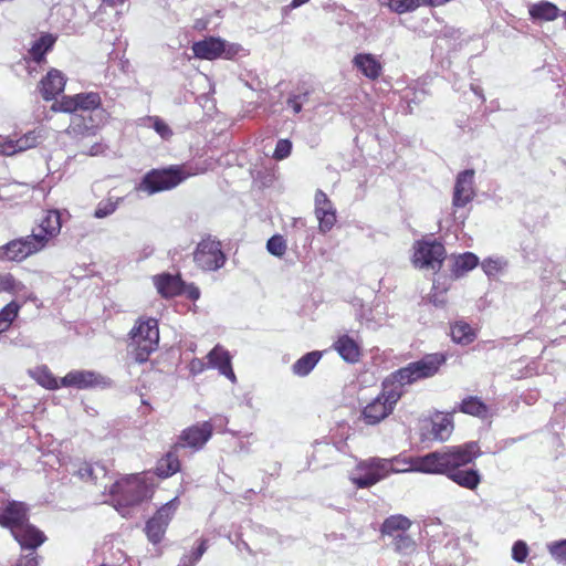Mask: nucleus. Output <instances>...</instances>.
<instances>
[{"label": "nucleus", "instance_id": "4c0bfd02", "mask_svg": "<svg viewBox=\"0 0 566 566\" xmlns=\"http://www.w3.org/2000/svg\"><path fill=\"white\" fill-rule=\"evenodd\" d=\"M20 305L11 301L0 311V334L6 332L18 316Z\"/></svg>", "mask_w": 566, "mask_h": 566}, {"label": "nucleus", "instance_id": "6e6d98bb", "mask_svg": "<svg viewBox=\"0 0 566 566\" xmlns=\"http://www.w3.org/2000/svg\"><path fill=\"white\" fill-rule=\"evenodd\" d=\"M94 472H95V469L93 467H91V465H85L84 468H82L80 470V474H81L82 478L87 476V478H90L92 480L95 479Z\"/></svg>", "mask_w": 566, "mask_h": 566}, {"label": "nucleus", "instance_id": "473e14b6", "mask_svg": "<svg viewBox=\"0 0 566 566\" xmlns=\"http://www.w3.org/2000/svg\"><path fill=\"white\" fill-rule=\"evenodd\" d=\"M379 2L380 6L387 7L398 14L412 12L422 6V0H379Z\"/></svg>", "mask_w": 566, "mask_h": 566}, {"label": "nucleus", "instance_id": "b1692460", "mask_svg": "<svg viewBox=\"0 0 566 566\" xmlns=\"http://www.w3.org/2000/svg\"><path fill=\"white\" fill-rule=\"evenodd\" d=\"M321 358L322 353L318 350L305 354L292 365L293 374L298 377L307 376L315 368Z\"/></svg>", "mask_w": 566, "mask_h": 566}, {"label": "nucleus", "instance_id": "a211bd4d", "mask_svg": "<svg viewBox=\"0 0 566 566\" xmlns=\"http://www.w3.org/2000/svg\"><path fill=\"white\" fill-rule=\"evenodd\" d=\"M40 137L39 133L30 130L17 139L9 138L0 142V155L13 156L18 153L33 148L40 143Z\"/></svg>", "mask_w": 566, "mask_h": 566}, {"label": "nucleus", "instance_id": "cd10ccee", "mask_svg": "<svg viewBox=\"0 0 566 566\" xmlns=\"http://www.w3.org/2000/svg\"><path fill=\"white\" fill-rule=\"evenodd\" d=\"M479 264V259L474 253L465 252L454 258L452 265V273L454 276L460 277L467 272L473 270Z\"/></svg>", "mask_w": 566, "mask_h": 566}, {"label": "nucleus", "instance_id": "ddd939ff", "mask_svg": "<svg viewBox=\"0 0 566 566\" xmlns=\"http://www.w3.org/2000/svg\"><path fill=\"white\" fill-rule=\"evenodd\" d=\"M213 433V426L210 421H203L190 426L181 431L178 441L175 444V450L179 448H189L192 451L201 450L210 440Z\"/></svg>", "mask_w": 566, "mask_h": 566}, {"label": "nucleus", "instance_id": "9d476101", "mask_svg": "<svg viewBox=\"0 0 566 566\" xmlns=\"http://www.w3.org/2000/svg\"><path fill=\"white\" fill-rule=\"evenodd\" d=\"M42 251V240L29 234L9 241L0 247V261L21 262Z\"/></svg>", "mask_w": 566, "mask_h": 566}, {"label": "nucleus", "instance_id": "7ed1b4c3", "mask_svg": "<svg viewBox=\"0 0 566 566\" xmlns=\"http://www.w3.org/2000/svg\"><path fill=\"white\" fill-rule=\"evenodd\" d=\"M0 526L9 528L22 548L35 549L44 541V534L29 523L28 507L24 503L9 501L0 512Z\"/></svg>", "mask_w": 566, "mask_h": 566}, {"label": "nucleus", "instance_id": "20e7f679", "mask_svg": "<svg viewBox=\"0 0 566 566\" xmlns=\"http://www.w3.org/2000/svg\"><path fill=\"white\" fill-rule=\"evenodd\" d=\"M114 506L123 517L132 516V509L151 497L153 490L136 474L124 478L112 485Z\"/></svg>", "mask_w": 566, "mask_h": 566}, {"label": "nucleus", "instance_id": "f3484780", "mask_svg": "<svg viewBox=\"0 0 566 566\" xmlns=\"http://www.w3.org/2000/svg\"><path fill=\"white\" fill-rule=\"evenodd\" d=\"M103 377L92 370H72L61 378L62 387H73L85 390L99 385Z\"/></svg>", "mask_w": 566, "mask_h": 566}, {"label": "nucleus", "instance_id": "dca6fc26", "mask_svg": "<svg viewBox=\"0 0 566 566\" xmlns=\"http://www.w3.org/2000/svg\"><path fill=\"white\" fill-rule=\"evenodd\" d=\"M315 214L322 232L329 231L336 222V211L326 193L317 190L315 193Z\"/></svg>", "mask_w": 566, "mask_h": 566}, {"label": "nucleus", "instance_id": "e433bc0d", "mask_svg": "<svg viewBox=\"0 0 566 566\" xmlns=\"http://www.w3.org/2000/svg\"><path fill=\"white\" fill-rule=\"evenodd\" d=\"M509 265V262L503 256H490L482 261L481 268L483 272L489 276H495L502 273Z\"/></svg>", "mask_w": 566, "mask_h": 566}, {"label": "nucleus", "instance_id": "0eeeda50", "mask_svg": "<svg viewBox=\"0 0 566 566\" xmlns=\"http://www.w3.org/2000/svg\"><path fill=\"white\" fill-rule=\"evenodd\" d=\"M412 262L416 268L437 272L446 259V249L437 240L418 241L415 247Z\"/></svg>", "mask_w": 566, "mask_h": 566}, {"label": "nucleus", "instance_id": "5701e85b", "mask_svg": "<svg viewBox=\"0 0 566 566\" xmlns=\"http://www.w3.org/2000/svg\"><path fill=\"white\" fill-rule=\"evenodd\" d=\"M340 357L348 363H356L360 356L359 345L348 335L340 336L334 344Z\"/></svg>", "mask_w": 566, "mask_h": 566}, {"label": "nucleus", "instance_id": "13d9d810", "mask_svg": "<svg viewBox=\"0 0 566 566\" xmlns=\"http://www.w3.org/2000/svg\"><path fill=\"white\" fill-rule=\"evenodd\" d=\"M471 91H472V92H473L478 97H480V98L482 99V102H484V101H485V98H484V94H483V90H482L480 86L474 85V84H471Z\"/></svg>", "mask_w": 566, "mask_h": 566}, {"label": "nucleus", "instance_id": "603ef678", "mask_svg": "<svg viewBox=\"0 0 566 566\" xmlns=\"http://www.w3.org/2000/svg\"><path fill=\"white\" fill-rule=\"evenodd\" d=\"M207 368L203 360L195 358L189 364V369L192 375H199Z\"/></svg>", "mask_w": 566, "mask_h": 566}, {"label": "nucleus", "instance_id": "f8f14e48", "mask_svg": "<svg viewBox=\"0 0 566 566\" xmlns=\"http://www.w3.org/2000/svg\"><path fill=\"white\" fill-rule=\"evenodd\" d=\"M102 104V98L96 92L80 93L75 95H65L60 101H55L52 111L63 113H75L77 111L90 112Z\"/></svg>", "mask_w": 566, "mask_h": 566}, {"label": "nucleus", "instance_id": "e2e57ef3", "mask_svg": "<svg viewBox=\"0 0 566 566\" xmlns=\"http://www.w3.org/2000/svg\"><path fill=\"white\" fill-rule=\"evenodd\" d=\"M23 566H36L35 558L27 556Z\"/></svg>", "mask_w": 566, "mask_h": 566}, {"label": "nucleus", "instance_id": "9b49d317", "mask_svg": "<svg viewBox=\"0 0 566 566\" xmlns=\"http://www.w3.org/2000/svg\"><path fill=\"white\" fill-rule=\"evenodd\" d=\"M382 458H371L361 461L350 472V481L359 489H365L375 485L380 480L387 478L386 471L380 469Z\"/></svg>", "mask_w": 566, "mask_h": 566}, {"label": "nucleus", "instance_id": "3c124183", "mask_svg": "<svg viewBox=\"0 0 566 566\" xmlns=\"http://www.w3.org/2000/svg\"><path fill=\"white\" fill-rule=\"evenodd\" d=\"M307 99V95H294L289 97L286 104L290 108L293 109L295 114L300 113L302 111L303 103Z\"/></svg>", "mask_w": 566, "mask_h": 566}, {"label": "nucleus", "instance_id": "c9c22d12", "mask_svg": "<svg viewBox=\"0 0 566 566\" xmlns=\"http://www.w3.org/2000/svg\"><path fill=\"white\" fill-rule=\"evenodd\" d=\"M31 375L39 385L48 389L54 390L61 386V380L59 381L46 366L36 367Z\"/></svg>", "mask_w": 566, "mask_h": 566}, {"label": "nucleus", "instance_id": "052dcab7", "mask_svg": "<svg viewBox=\"0 0 566 566\" xmlns=\"http://www.w3.org/2000/svg\"><path fill=\"white\" fill-rule=\"evenodd\" d=\"M310 0H292L291 3H290V8L291 9H296L298 7H301L302 4H305L307 3Z\"/></svg>", "mask_w": 566, "mask_h": 566}, {"label": "nucleus", "instance_id": "c85d7f7f", "mask_svg": "<svg viewBox=\"0 0 566 566\" xmlns=\"http://www.w3.org/2000/svg\"><path fill=\"white\" fill-rule=\"evenodd\" d=\"M55 42V38L52 34H42L36 39L29 53L33 61L40 63L48 51H50Z\"/></svg>", "mask_w": 566, "mask_h": 566}, {"label": "nucleus", "instance_id": "09e8293b", "mask_svg": "<svg viewBox=\"0 0 566 566\" xmlns=\"http://www.w3.org/2000/svg\"><path fill=\"white\" fill-rule=\"evenodd\" d=\"M528 555V546L523 541H516L512 547V558L517 563H524Z\"/></svg>", "mask_w": 566, "mask_h": 566}, {"label": "nucleus", "instance_id": "a19ab883", "mask_svg": "<svg viewBox=\"0 0 566 566\" xmlns=\"http://www.w3.org/2000/svg\"><path fill=\"white\" fill-rule=\"evenodd\" d=\"M179 506V500L178 497H174L166 504H164L155 514L157 520L161 522L165 526H168L169 522L171 521L172 516L175 515L177 509Z\"/></svg>", "mask_w": 566, "mask_h": 566}, {"label": "nucleus", "instance_id": "c03bdc74", "mask_svg": "<svg viewBox=\"0 0 566 566\" xmlns=\"http://www.w3.org/2000/svg\"><path fill=\"white\" fill-rule=\"evenodd\" d=\"M88 113V116L85 117L97 133V130L108 122L109 113L102 107V104Z\"/></svg>", "mask_w": 566, "mask_h": 566}, {"label": "nucleus", "instance_id": "680f3d73", "mask_svg": "<svg viewBox=\"0 0 566 566\" xmlns=\"http://www.w3.org/2000/svg\"><path fill=\"white\" fill-rule=\"evenodd\" d=\"M200 295V292L197 287H192L191 291L189 292V297L192 298V300H197Z\"/></svg>", "mask_w": 566, "mask_h": 566}, {"label": "nucleus", "instance_id": "aec40b11", "mask_svg": "<svg viewBox=\"0 0 566 566\" xmlns=\"http://www.w3.org/2000/svg\"><path fill=\"white\" fill-rule=\"evenodd\" d=\"M353 65L367 78L376 80L382 72L380 61L371 53H358L353 57Z\"/></svg>", "mask_w": 566, "mask_h": 566}, {"label": "nucleus", "instance_id": "c756f323", "mask_svg": "<svg viewBox=\"0 0 566 566\" xmlns=\"http://www.w3.org/2000/svg\"><path fill=\"white\" fill-rule=\"evenodd\" d=\"M411 526L409 518L402 515H392L385 520L381 526V533L394 536L397 533H405Z\"/></svg>", "mask_w": 566, "mask_h": 566}, {"label": "nucleus", "instance_id": "de8ad7c7", "mask_svg": "<svg viewBox=\"0 0 566 566\" xmlns=\"http://www.w3.org/2000/svg\"><path fill=\"white\" fill-rule=\"evenodd\" d=\"M292 151V143L289 139H280L276 143L273 158L276 160H283L291 155Z\"/></svg>", "mask_w": 566, "mask_h": 566}, {"label": "nucleus", "instance_id": "2eb2a0df", "mask_svg": "<svg viewBox=\"0 0 566 566\" xmlns=\"http://www.w3.org/2000/svg\"><path fill=\"white\" fill-rule=\"evenodd\" d=\"M474 170L467 169L461 171L457 176L454 190H453V199L452 205L455 208H462L467 206L474 197Z\"/></svg>", "mask_w": 566, "mask_h": 566}, {"label": "nucleus", "instance_id": "412c9836", "mask_svg": "<svg viewBox=\"0 0 566 566\" xmlns=\"http://www.w3.org/2000/svg\"><path fill=\"white\" fill-rule=\"evenodd\" d=\"M66 80L57 70H51L41 81V93L44 99L51 101L62 93L65 87Z\"/></svg>", "mask_w": 566, "mask_h": 566}, {"label": "nucleus", "instance_id": "0e129e2a", "mask_svg": "<svg viewBox=\"0 0 566 566\" xmlns=\"http://www.w3.org/2000/svg\"><path fill=\"white\" fill-rule=\"evenodd\" d=\"M103 3H106L108 6H117L123 4L125 0H102Z\"/></svg>", "mask_w": 566, "mask_h": 566}, {"label": "nucleus", "instance_id": "6e6552de", "mask_svg": "<svg viewBox=\"0 0 566 566\" xmlns=\"http://www.w3.org/2000/svg\"><path fill=\"white\" fill-rule=\"evenodd\" d=\"M227 256L222 251L221 242L207 237L202 239L193 252V261L202 271L211 272L221 269Z\"/></svg>", "mask_w": 566, "mask_h": 566}, {"label": "nucleus", "instance_id": "a878e982", "mask_svg": "<svg viewBox=\"0 0 566 566\" xmlns=\"http://www.w3.org/2000/svg\"><path fill=\"white\" fill-rule=\"evenodd\" d=\"M65 133L73 138L91 137L96 135L93 125L83 115H75Z\"/></svg>", "mask_w": 566, "mask_h": 566}, {"label": "nucleus", "instance_id": "4468645a", "mask_svg": "<svg viewBox=\"0 0 566 566\" xmlns=\"http://www.w3.org/2000/svg\"><path fill=\"white\" fill-rule=\"evenodd\" d=\"M62 228L61 213L59 210H48L44 216L39 220L36 227L32 229L31 234L36 239L42 240V250L56 238Z\"/></svg>", "mask_w": 566, "mask_h": 566}, {"label": "nucleus", "instance_id": "393cba45", "mask_svg": "<svg viewBox=\"0 0 566 566\" xmlns=\"http://www.w3.org/2000/svg\"><path fill=\"white\" fill-rule=\"evenodd\" d=\"M528 13L533 20L553 21L559 15V9L549 1L532 4Z\"/></svg>", "mask_w": 566, "mask_h": 566}, {"label": "nucleus", "instance_id": "a18cd8bd", "mask_svg": "<svg viewBox=\"0 0 566 566\" xmlns=\"http://www.w3.org/2000/svg\"><path fill=\"white\" fill-rule=\"evenodd\" d=\"M145 120L148 123L147 125L151 128H154V130L163 138V139H169L171 136H172V130L171 128L168 126V124L166 122H164L160 117L158 116H148L147 118H145Z\"/></svg>", "mask_w": 566, "mask_h": 566}, {"label": "nucleus", "instance_id": "58836bf2", "mask_svg": "<svg viewBox=\"0 0 566 566\" xmlns=\"http://www.w3.org/2000/svg\"><path fill=\"white\" fill-rule=\"evenodd\" d=\"M167 526H165L161 522L157 520V517L154 515L147 523H146V534L148 539L157 544L161 541Z\"/></svg>", "mask_w": 566, "mask_h": 566}, {"label": "nucleus", "instance_id": "37998d69", "mask_svg": "<svg viewBox=\"0 0 566 566\" xmlns=\"http://www.w3.org/2000/svg\"><path fill=\"white\" fill-rule=\"evenodd\" d=\"M546 549L556 563L566 564V538L548 543Z\"/></svg>", "mask_w": 566, "mask_h": 566}, {"label": "nucleus", "instance_id": "f704fd0d", "mask_svg": "<svg viewBox=\"0 0 566 566\" xmlns=\"http://www.w3.org/2000/svg\"><path fill=\"white\" fill-rule=\"evenodd\" d=\"M453 430V423L448 416H438L432 421V434L434 439L444 441L447 440Z\"/></svg>", "mask_w": 566, "mask_h": 566}, {"label": "nucleus", "instance_id": "79ce46f5", "mask_svg": "<svg viewBox=\"0 0 566 566\" xmlns=\"http://www.w3.org/2000/svg\"><path fill=\"white\" fill-rule=\"evenodd\" d=\"M394 547L401 554H409L416 549V542L406 533H397L394 535Z\"/></svg>", "mask_w": 566, "mask_h": 566}, {"label": "nucleus", "instance_id": "6ab92c4d", "mask_svg": "<svg viewBox=\"0 0 566 566\" xmlns=\"http://www.w3.org/2000/svg\"><path fill=\"white\" fill-rule=\"evenodd\" d=\"M207 358L208 367L217 368L221 375L226 376L232 382H235L237 377L233 373L231 357L228 350L217 345L209 352Z\"/></svg>", "mask_w": 566, "mask_h": 566}, {"label": "nucleus", "instance_id": "423d86ee", "mask_svg": "<svg viewBox=\"0 0 566 566\" xmlns=\"http://www.w3.org/2000/svg\"><path fill=\"white\" fill-rule=\"evenodd\" d=\"M188 175L181 167L172 166L167 169H153L147 172L142 181L135 187L136 191L151 196L177 187Z\"/></svg>", "mask_w": 566, "mask_h": 566}, {"label": "nucleus", "instance_id": "2f4dec72", "mask_svg": "<svg viewBox=\"0 0 566 566\" xmlns=\"http://www.w3.org/2000/svg\"><path fill=\"white\" fill-rule=\"evenodd\" d=\"M459 410L463 413H468L479 418L488 417V407L478 397H468L462 400L459 406Z\"/></svg>", "mask_w": 566, "mask_h": 566}, {"label": "nucleus", "instance_id": "72a5a7b5", "mask_svg": "<svg viewBox=\"0 0 566 566\" xmlns=\"http://www.w3.org/2000/svg\"><path fill=\"white\" fill-rule=\"evenodd\" d=\"M25 291V285L18 281L11 273L0 272V293L19 295Z\"/></svg>", "mask_w": 566, "mask_h": 566}, {"label": "nucleus", "instance_id": "7c9ffc66", "mask_svg": "<svg viewBox=\"0 0 566 566\" xmlns=\"http://www.w3.org/2000/svg\"><path fill=\"white\" fill-rule=\"evenodd\" d=\"M180 469V461L175 451L168 452L157 464V474L161 478L174 475Z\"/></svg>", "mask_w": 566, "mask_h": 566}, {"label": "nucleus", "instance_id": "4be33fe9", "mask_svg": "<svg viewBox=\"0 0 566 566\" xmlns=\"http://www.w3.org/2000/svg\"><path fill=\"white\" fill-rule=\"evenodd\" d=\"M154 284L163 297H172L181 293L182 282L178 275L163 273L154 276Z\"/></svg>", "mask_w": 566, "mask_h": 566}, {"label": "nucleus", "instance_id": "f257e3e1", "mask_svg": "<svg viewBox=\"0 0 566 566\" xmlns=\"http://www.w3.org/2000/svg\"><path fill=\"white\" fill-rule=\"evenodd\" d=\"M481 454L476 442L447 447L441 451L430 452L421 457L382 459L380 469L390 473L420 472L426 474H442L461 488L475 490L481 483V474L474 468H469Z\"/></svg>", "mask_w": 566, "mask_h": 566}, {"label": "nucleus", "instance_id": "bb28decb", "mask_svg": "<svg viewBox=\"0 0 566 566\" xmlns=\"http://www.w3.org/2000/svg\"><path fill=\"white\" fill-rule=\"evenodd\" d=\"M450 334L452 340L461 345H469L476 337L474 329L464 321L454 322L451 325Z\"/></svg>", "mask_w": 566, "mask_h": 566}, {"label": "nucleus", "instance_id": "ea45409f", "mask_svg": "<svg viewBox=\"0 0 566 566\" xmlns=\"http://www.w3.org/2000/svg\"><path fill=\"white\" fill-rule=\"evenodd\" d=\"M122 202V198H108L98 202L94 217L97 219L106 218L113 214Z\"/></svg>", "mask_w": 566, "mask_h": 566}, {"label": "nucleus", "instance_id": "1a4fd4ad", "mask_svg": "<svg viewBox=\"0 0 566 566\" xmlns=\"http://www.w3.org/2000/svg\"><path fill=\"white\" fill-rule=\"evenodd\" d=\"M242 50L241 45L228 43L219 38H207L192 44L196 57L214 60L218 57L232 59Z\"/></svg>", "mask_w": 566, "mask_h": 566}, {"label": "nucleus", "instance_id": "39448f33", "mask_svg": "<svg viewBox=\"0 0 566 566\" xmlns=\"http://www.w3.org/2000/svg\"><path fill=\"white\" fill-rule=\"evenodd\" d=\"M129 335V356L138 364L147 361L149 355L157 349L159 343L157 321L155 318L138 319Z\"/></svg>", "mask_w": 566, "mask_h": 566}, {"label": "nucleus", "instance_id": "bf43d9fd", "mask_svg": "<svg viewBox=\"0 0 566 566\" xmlns=\"http://www.w3.org/2000/svg\"><path fill=\"white\" fill-rule=\"evenodd\" d=\"M333 451V448L329 447L327 443H317L315 448V452H328Z\"/></svg>", "mask_w": 566, "mask_h": 566}, {"label": "nucleus", "instance_id": "69168bd1", "mask_svg": "<svg viewBox=\"0 0 566 566\" xmlns=\"http://www.w3.org/2000/svg\"><path fill=\"white\" fill-rule=\"evenodd\" d=\"M562 17L564 18L565 23H566V11L562 13Z\"/></svg>", "mask_w": 566, "mask_h": 566}, {"label": "nucleus", "instance_id": "49530a36", "mask_svg": "<svg viewBox=\"0 0 566 566\" xmlns=\"http://www.w3.org/2000/svg\"><path fill=\"white\" fill-rule=\"evenodd\" d=\"M268 251L274 255L281 258L286 251V242L282 235H273L266 242Z\"/></svg>", "mask_w": 566, "mask_h": 566}, {"label": "nucleus", "instance_id": "4d7b16f0", "mask_svg": "<svg viewBox=\"0 0 566 566\" xmlns=\"http://www.w3.org/2000/svg\"><path fill=\"white\" fill-rule=\"evenodd\" d=\"M196 562L192 560L191 556L189 554H185L178 564V566H195Z\"/></svg>", "mask_w": 566, "mask_h": 566}, {"label": "nucleus", "instance_id": "864d4df0", "mask_svg": "<svg viewBox=\"0 0 566 566\" xmlns=\"http://www.w3.org/2000/svg\"><path fill=\"white\" fill-rule=\"evenodd\" d=\"M106 146L103 143H95L88 148V150H83V154L88 156H98L104 154Z\"/></svg>", "mask_w": 566, "mask_h": 566}, {"label": "nucleus", "instance_id": "5fc2aeb1", "mask_svg": "<svg viewBox=\"0 0 566 566\" xmlns=\"http://www.w3.org/2000/svg\"><path fill=\"white\" fill-rule=\"evenodd\" d=\"M447 291V289H443V291L441 293H438V292H433L431 295H430V302L434 305V306H443L446 304V297H444V292Z\"/></svg>", "mask_w": 566, "mask_h": 566}, {"label": "nucleus", "instance_id": "f03ea898", "mask_svg": "<svg viewBox=\"0 0 566 566\" xmlns=\"http://www.w3.org/2000/svg\"><path fill=\"white\" fill-rule=\"evenodd\" d=\"M446 363V356L440 353L429 354L421 359L408 364L396 370L391 377L398 386L384 390L374 398L361 412L366 424L374 426L387 418L394 410L402 395L401 387L411 385L418 380L434 376L439 368Z\"/></svg>", "mask_w": 566, "mask_h": 566}, {"label": "nucleus", "instance_id": "8fccbe9b", "mask_svg": "<svg viewBox=\"0 0 566 566\" xmlns=\"http://www.w3.org/2000/svg\"><path fill=\"white\" fill-rule=\"evenodd\" d=\"M208 539L201 537L198 542V545L196 548L192 549V552L189 554L192 558V560L196 562V564L200 560V558L203 556V554L208 549Z\"/></svg>", "mask_w": 566, "mask_h": 566}, {"label": "nucleus", "instance_id": "338daca9", "mask_svg": "<svg viewBox=\"0 0 566 566\" xmlns=\"http://www.w3.org/2000/svg\"><path fill=\"white\" fill-rule=\"evenodd\" d=\"M436 283H437V282L434 281V282H433V290H437V289H438V287H437V285H436Z\"/></svg>", "mask_w": 566, "mask_h": 566}]
</instances>
